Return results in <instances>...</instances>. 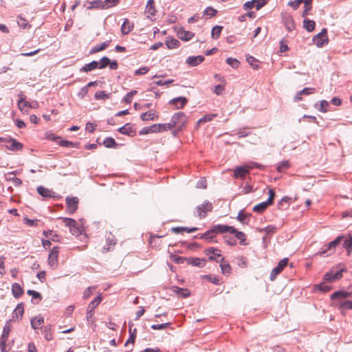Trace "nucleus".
Returning a JSON list of instances; mask_svg holds the SVG:
<instances>
[{
  "instance_id": "1",
  "label": "nucleus",
  "mask_w": 352,
  "mask_h": 352,
  "mask_svg": "<svg viewBox=\"0 0 352 352\" xmlns=\"http://www.w3.org/2000/svg\"><path fill=\"white\" fill-rule=\"evenodd\" d=\"M226 227L224 225H215L211 228L209 230L206 231L204 234L201 235H197L195 238L205 239L208 242H213V239L216 237L218 234L224 233V229Z\"/></svg>"
},
{
  "instance_id": "2",
  "label": "nucleus",
  "mask_w": 352,
  "mask_h": 352,
  "mask_svg": "<svg viewBox=\"0 0 352 352\" xmlns=\"http://www.w3.org/2000/svg\"><path fill=\"white\" fill-rule=\"evenodd\" d=\"M188 118L183 112H178L173 114L170 123L173 128H177V131H181L185 126Z\"/></svg>"
},
{
  "instance_id": "3",
  "label": "nucleus",
  "mask_w": 352,
  "mask_h": 352,
  "mask_svg": "<svg viewBox=\"0 0 352 352\" xmlns=\"http://www.w3.org/2000/svg\"><path fill=\"white\" fill-rule=\"evenodd\" d=\"M65 226L69 228L70 232L76 236H78L82 234V228L80 225L73 219L61 217Z\"/></svg>"
},
{
  "instance_id": "4",
  "label": "nucleus",
  "mask_w": 352,
  "mask_h": 352,
  "mask_svg": "<svg viewBox=\"0 0 352 352\" xmlns=\"http://www.w3.org/2000/svg\"><path fill=\"white\" fill-rule=\"evenodd\" d=\"M212 204L209 201H205L202 205L196 207L194 214L199 219H203L206 217L208 212L212 210Z\"/></svg>"
},
{
  "instance_id": "5",
  "label": "nucleus",
  "mask_w": 352,
  "mask_h": 352,
  "mask_svg": "<svg viewBox=\"0 0 352 352\" xmlns=\"http://www.w3.org/2000/svg\"><path fill=\"white\" fill-rule=\"evenodd\" d=\"M5 144V146L12 151H18L22 150L23 146L21 143L16 141L15 139L10 138H5L4 140L2 142Z\"/></svg>"
},
{
  "instance_id": "6",
  "label": "nucleus",
  "mask_w": 352,
  "mask_h": 352,
  "mask_svg": "<svg viewBox=\"0 0 352 352\" xmlns=\"http://www.w3.org/2000/svg\"><path fill=\"white\" fill-rule=\"evenodd\" d=\"M327 34V29H322L320 33L313 37V42L319 47L324 46L328 41Z\"/></svg>"
},
{
  "instance_id": "7",
  "label": "nucleus",
  "mask_w": 352,
  "mask_h": 352,
  "mask_svg": "<svg viewBox=\"0 0 352 352\" xmlns=\"http://www.w3.org/2000/svg\"><path fill=\"white\" fill-rule=\"evenodd\" d=\"M289 259L287 258H284L283 259L280 260L277 266L275 267L271 272L270 274V280H274L276 276L280 274L283 270L286 267L288 264Z\"/></svg>"
},
{
  "instance_id": "8",
  "label": "nucleus",
  "mask_w": 352,
  "mask_h": 352,
  "mask_svg": "<svg viewBox=\"0 0 352 352\" xmlns=\"http://www.w3.org/2000/svg\"><path fill=\"white\" fill-rule=\"evenodd\" d=\"M36 190L38 193L44 198H54V199H58L60 198L59 195H57L52 190H50L42 186L37 187Z\"/></svg>"
},
{
  "instance_id": "9",
  "label": "nucleus",
  "mask_w": 352,
  "mask_h": 352,
  "mask_svg": "<svg viewBox=\"0 0 352 352\" xmlns=\"http://www.w3.org/2000/svg\"><path fill=\"white\" fill-rule=\"evenodd\" d=\"M226 228L224 229V233L230 232L231 234H234L235 237L240 240L241 245H246L245 243V234L241 231H238L233 226H230L227 225H224Z\"/></svg>"
},
{
  "instance_id": "10",
  "label": "nucleus",
  "mask_w": 352,
  "mask_h": 352,
  "mask_svg": "<svg viewBox=\"0 0 352 352\" xmlns=\"http://www.w3.org/2000/svg\"><path fill=\"white\" fill-rule=\"evenodd\" d=\"M344 270V269H340L338 271L334 272V270H332L331 272L324 275V280L330 283L339 280L342 277V272Z\"/></svg>"
},
{
  "instance_id": "11",
  "label": "nucleus",
  "mask_w": 352,
  "mask_h": 352,
  "mask_svg": "<svg viewBox=\"0 0 352 352\" xmlns=\"http://www.w3.org/2000/svg\"><path fill=\"white\" fill-rule=\"evenodd\" d=\"M78 198L77 197H67L66 204L68 213L73 214L78 208Z\"/></svg>"
},
{
  "instance_id": "12",
  "label": "nucleus",
  "mask_w": 352,
  "mask_h": 352,
  "mask_svg": "<svg viewBox=\"0 0 352 352\" xmlns=\"http://www.w3.org/2000/svg\"><path fill=\"white\" fill-rule=\"evenodd\" d=\"M102 297L100 295L98 296L94 300H92L88 305L87 311V319L89 320L94 314V309L100 303Z\"/></svg>"
},
{
  "instance_id": "13",
  "label": "nucleus",
  "mask_w": 352,
  "mask_h": 352,
  "mask_svg": "<svg viewBox=\"0 0 352 352\" xmlns=\"http://www.w3.org/2000/svg\"><path fill=\"white\" fill-rule=\"evenodd\" d=\"M217 252H220V250L214 248H209L204 250V253L206 255L208 256V259L210 261H215L216 262H219L217 258H221L222 256L221 254Z\"/></svg>"
},
{
  "instance_id": "14",
  "label": "nucleus",
  "mask_w": 352,
  "mask_h": 352,
  "mask_svg": "<svg viewBox=\"0 0 352 352\" xmlns=\"http://www.w3.org/2000/svg\"><path fill=\"white\" fill-rule=\"evenodd\" d=\"M333 305L340 309L342 314H344V311L352 309V300H340L334 302Z\"/></svg>"
},
{
  "instance_id": "15",
  "label": "nucleus",
  "mask_w": 352,
  "mask_h": 352,
  "mask_svg": "<svg viewBox=\"0 0 352 352\" xmlns=\"http://www.w3.org/2000/svg\"><path fill=\"white\" fill-rule=\"evenodd\" d=\"M24 313V305L23 302H21L17 305L14 310L12 313V320H20L22 318L23 314Z\"/></svg>"
},
{
  "instance_id": "16",
  "label": "nucleus",
  "mask_w": 352,
  "mask_h": 352,
  "mask_svg": "<svg viewBox=\"0 0 352 352\" xmlns=\"http://www.w3.org/2000/svg\"><path fill=\"white\" fill-rule=\"evenodd\" d=\"M348 297H350V296L347 291H338L331 295V299L334 302L345 300Z\"/></svg>"
},
{
  "instance_id": "17",
  "label": "nucleus",
  "mask_w": 352,
  "mask_h": 352,
  "mask_svg": "<svg viewBox=\"0 0 352 352\" xmlns=\"http://www.w3.org/2000/svg\"><path fill=\"white\" fill-rule=\"evenodd\" d=\"M187 102V98L183 96L173 98L169 102L170 104L175 105L176 109H182Z\"/></svg>"
},
{
  "instance_id": "18",
  "label": "nucleus",
  "mask_w": 352,
  "mask_h": 352,
  "mask_svg": "<svg viewBox=\"0 0 352 352\" xmlns=\"http://www.w3.org/2000/svg\"><path fill=\"white\" fill-rule=\"evenodd\" d=\"M10 322V320L6 322V324L3 329V333H2L1 339V347L2 350L5 347L9 333L11 330L10 325L9 324Z\"/></svg>"
},
{
  "instance_id": "19",
  "label": "nucleus",
  "mask_w": 352,
  "mask_h": 352,
  "mask_svg": "<svg viewBox=\"0 0 352 352\" xmlns=\"http://www.w3.org/2000/svg\"><path fill=\"white\" fill-rule=\"evenodd\" d=\"M107 245L103 247L102 252H107L111 250V247H113L116 243L115 236L111 233L106 238Z\"/></svg>"
},
{
  "instance_id": "20",
  "label": "nucleus",
  "mask_w": 352,
  "mask_h": 352,
  "mask_svg": "<svg viewBox=\"0 0 352 352\" xmlns=\"http://www.w3.org/2000/svg\"><path fill=\"white\" fill-rule=\"evenodd\" d=\"M58 248L54 247L48 256V263L50 266L54 265L58 261Z\"/></svg>"
},
{
  "instance_id": "21",
  "label": "nucleus",
  "mask_w": 352,
  "mask_h": 352,
  "mask_svg": "<svg viewBox=\"0 0 352 352\" xmlns=\"http://www.w3.org/2000/svg\"><path fill=\"white\" fill-rule=\"evenodd\" d=\"M248 173V168L244 166H236L234 169L233 177L234 178H242Z\"/></svg>"
},
{
  "instance_id": "22",
  "label": "nucleus",
  "mask_w": 352,
  "mask_h": 352,
  "mask_svg": "<svg viewBox=\"0 0 352 352\" xmlns=\"http://www.w3.org/2000/svg\"><path fill=\"white\" fill-rule=\"evenodd\" d=\"M205 58L203 56H189L186 59V63L191 67H195L201 63Z\"/></svg>"
},
{
  "instance_id": "23",
  "label": "nucleus",
  "mask_w": 352,
  "mask_h": 352,
  "mask_svg": "<svg viewBox=\"0 0 352 352\" xmlns=\"http://www.w3.org/2000/svg\"><path fill=\"white\" fill-rule=\"evenodd\" d=\"M133 29V23L130 22L129 19H125L122 26L121 32L123 35L128 34Z\"/></svg>"
},
{
  "instance_id": "24",
  "label": "nucleus",
  "mask_w": 352,
  "mask_h": 352,
  "mask_svg": "<svg viewBox=\"0 0 352 352\" xmlns=\"http://www.w3.org/2000/svg\"><path fill=\"white\" fill-rule=\"evenodd\" d=\"M172 291L184 298H188L190 296V290L186 288H180L175 286L173 287Z\"/></svg>"
},
{
  "instance_id": "25",
  "label": "nucleus",
  "mask_w": 352,
  "mask_h": 352,
  "mask_svg": "<svg viewBox=\"0 0 352 352\" xmlns=\"http://www.w3.org/2000/svg\"><path fill=\"white\" fill-rule=\"evenodd\" d=\"M186 261L188 264H190L193 266H197L199 267H203L206 264L205 258H186Z\"/></svg>"
},
{
  "instance_id": "26",
  "label": "nucleus",
  "mask_w": 352,
  "mask_h": 352,
  "mask_svg": "<svg viewBox=\"0 0 352 352\" xmlns=\"http://www.w3.org/2000/svg\"><path fill=\"white\" fill-rule=\"evenodd\" d=\"M111 43V40L103 42L99 45H96L94 47L91 48L90 50V54H96L97 52H99L100 51L104 50L107 47H109V44Z\"/></svg>"
},
{
  "instance_id": "27",
  "label": "nucleus",
  "mask_w": 352,
  "mask_h": 352,
  "mask_svg": "<svg viewBox=\"0 0 352 352\" xmlns=\"http://www.w3.org/2000/svg\"><path fill=\"white\" fill-rule=\"evenodd\" d=\"M44 323V318L42 316L34 317L31 320V326L34 329H41Z\"/></svg>"
},
{
  "instance_id": "28",
  "label": "nucleus",
  "mask_w": 352,
  "mask_h": 352,
  "mask_svg": "<svg viewBox=\"0 0 352 352\" xmlns=\"http://www.w3.org/2000/svg\"><path fill=\"white\" fill-rule=\"evenodd\" d=\"M12 293L14 298H19L23 295V289L19 283H15L12 285Z\"/></svg>"
},
{
  "instance_id": "29",
  "label": "nucleus",
  "mask_w": 352,
  "mask_h": 352,
  "mask_svg": "<svg viewBox=\"0 0 352 352\" xmlns=\"http://www.w3.org/2000/svg\"><path fill=\"white\" fill-rule=\"evenodd\" d=\"M331 245V243L330 242L327 245H324L321 250L318 253V254L320 256H328L333 254L335 251V249L333 248V245Z\"/></svg>"
},
{
  "instance_id": "30",
  "label": "nucleus",
  "mask_w": 352,
  "mask_h": 352,
  "mask_svg": "<svg viewBox=\"0 0 352 352\" xmlns=\"http://www.w3.org/2000/svg\"><path fill=\"white\" fill-rule=\"evenodd\" d=\"M146 13L148 14V16H153L155 15L156 10L155 8L154 0H148L146 6Z\"/></svg>"
},
{
  "instance_id": "31",
  "label": "nucleus",
  "mask_w": 352,
  "mask_h": 352,
  "mask_svg": "<svg viewBox=\"0 0 352 352\" xmlns=\"http://www.w3.org/2000/svg\"><path fill=\"white\" fill-rule=\"evenodd\" d=\"M220 267L223 274H230L231 273V266L227 261H225L223 257L221 258Z\"/></svg>"
},
{
  "instance_id": "32",
  "label": "nucleus",
  "mask_w": 352,
  "mask_h": 352,
  "mask_svg": "<svg viewBox=\"0 0 352 352\" xmlns=\"http://www.w3.org/2000/svg\"><path fill=\"white\" fill-rule=\"evenodd\" d=\"M98 68V62L96 60H93L88 64H85L82 68H80V72H89Z\"/></svg>"
},
{
  "instance_id": "33",
  "label": "nucleus",
  "mask_w": 352,
  "mask_h": 352,
  "mask_svg": "<svg viewBox=\"0 0 352 352\" xmlns=\"http://www.w3.org/2000/svg\"><path fill=\"white\" fill-rule=\"evenodd\" d=\"M14 174V172L9 173L6 175V180L12 182L15 186H19L21 185L22 184L21 179L18 177H16L14 176H12Z\"/></svg>"
},
{
  "instance_id": "34",
  "label": "nucleus",
  "mask_w": 352,
  "mask_h": 352,
  "mask_svg": "<svg viewBox=\"0 0 352 352\" xmlns=\"http://www.w3.org/2000/svg\"><path fill=\"white\" fill-rule=\"evenodd\" d=\"M118 131L122 134L129 135H130L131 133H134V131L133 130V128L129 123H127L123 126L119 128Z\"/></svg>"
},
{
  "instance_id": "35",
  "label": "nucleus",
  "mask_w": 352,
  "mask_h": 352,
  "mask_svg": "<svg viewBox=\"0 0 352 352\" xmlns=\"http://www.w3.org/2000/svg\"><path fill=\"white\" fill-rule=\"evenodd\" d=\"M269 206H270V204H267V201H263L255 206L253 208V211L255 212L261 213L265 210Z\"/></svg>"
},
{
  "instance_id": "36",
  "label": "nucleus",
  "mask_w": 352,
  "mask_h": 352,
  "mask_svg": "<svg viewBox=\"0 0 352 352\" xmlns=\"http://www.w3.org/2000/svg\"><path fill=\"white\" fill-rule=\"evenodd\" d=\"M140 118L143 121L154 120L155 118V111L151 110L145 113H142L140 116Z\"/></svg>"
},
{
  "instance_id": "37",
  "label": "nucleus",
  "mask_w": 352,
  "mask_h": 352,
  "mask_svg": "<svg viewBox=\"0 0 352 352\" xmlns=\"http://www.w3.org/2000/svg\"><path fill=\"white\" fill-rule=\"evenodd\" d=\"M316 26V23L313 20L309 19H305L303 21V27L305 28L308 32H312Z\"/></svg>"
},
{
  "instance_id": "38",
  "label": "nucleus",
  "mask_w": 352,
  "mask_h": 352,
  "mask_svg": "<svg viewBox=\"0 0 352 352\" xmlns=\"http://www.w3.org/2000/svg\"><path fill=\"white\" fill-rule=\"evenodd\" d=\"M87 4L88 5L87 6V8L90 10L94 8H100L102 7V8H104V3L102 1L97 0V1H87Z\"/></svg>"
},
{
  "instance_id": "39",
  "label": "nucleus",
  "mask_w": 352,
  "mask_h": 352,
  "mask_svg": "<svg viewBox=\"0 0 352 352\" xmlns=\"http://www.w3.org/2000/svg\"><path fill=\"white\" fill-rule=\"evenodd\" d=\"M166 44L168 49H174L179 46V41L173 38H168L166 41Z\"/></svg>"
},
{
  "instance_id": "40",
  "label": "nucleus",
  "mask_w": 352,
  "mask_h": 352,
  "mask_svg": "<svg viewBox=\"0 0 352 352\" xmlns=\"http://www.w3.org/2000/svg\"><path fill=\"white\" fill-rule=\"evenodd\" d=\"M156 132H157V128H156V124H153L148 127H144L140 131V135H146V134H148L151 133H156Z\"/></svg>"
},
{
  "instance_id": "41",
  "label": "nucleus",
  "mask_w": 352,
  "mask_h": 352,
  "mask_svg": "<svg viewBox=\"0 0 352 352\" xmlns=\"http://www.w3.org/2000/svg\"><path fill=\"white\" fill-rule=\"evenodd\" d=\"M103 145L107 148H115L117 143L113 138L109 137L104 140Z\"/></svg>"
},
{
  "instance_id": "42",
  "label": "nucleus",
  "mask_w": 352,
  "mask_h": 352,
  "mask_svg": "<svg viewBox=\"0 0 352 352\" xmlns=\"http://www.w3.org/2000/svg\"><path fill=\"white\" fill-rule=\"evenodd\" d=\"M289 167V162L287 160H284L279 163L276 167V170L278 173H282Z\"/></svg>"
},
{
  "instance_id": "43",
  "label": "nucleus",
  "mask_w": 352,
  "mask_h": 352,
  "mask_svg": "<svg viewBox=\"0 0 352 352\" xmlns=\"http://www.w3.org/2000/svg\"><path fill=\"white\" fill-rule=\"evenodd\" d=\"M157 132L167 131L173 129L172 124L170 122L166 124H155Z\"/></svg>"
},
{
  "instance_id": "44",
  "label": "nucleus",
  "mask_w": 352,
  "mask_h": 352,
  "mask_svg": "<svg viewBox=\"0 0 352 352\" xmlns=\"http://www.w3.org/2000/svg\"><path fill=\"white\" fill-rule=\"evenodd\" d=\"M111 96V93L106 94L104 91H99L95 94L94 96L96 100H106L107 98H109Z\"/></svg>"
},
{
  "instance_id": "45",
  "label": "nucleus",
  "mask_w": 352,
  "mask_h": 352,
  "mask_svg": "<svg viewBox=\"0 0 352 352\" xmlns=\"http://www.w3.org/2000/svg\"><path fill=\"white\" fill-rule=\"evenodd\" d=\"M222 29H223V27L220 26V25H216V26L213 27V28L212 30V37L214 39L218 38L221 35Z\"/></svg>"
},
{
  "instance_id": "46",
  "label": "nucleus",
  "mask_w": 352,
  "mask_h": 352,
  "mask_svg": "<svg viewBox=\"0 0 352 352\" xmlns=\"http://www.w3.org/2000/svg\"><path fill=\"white\" fill-rule=\"evenodd\" d=\"M137 93L138 92L136 90H132V91L128 92L126 94V96L123 98L122 102H125V103H128V104L131 103L132 101L133 96L136 95Z\"/></svg>"
},
{
  "instance_id": "47",
  "label": "nucleus",
  "mask_w": 352,
  "mask_h": 352,
  "mask_svg": "<svg viewBox=\"0 0 352 352\" xmlns=\"http://www.w3.org/2000/svg\"><path fill=\"white\" fill-rule=\"evenodd\" d=\"M246 60L254 69H257L259 67L258 60L254 57L247 56Z\"/></svg>"
},
{
  "instance_id": "48",
  "label": "nucleus",
  "mask_w": 352,
  "mask_h": 352,
  "mask_svg": "<svg viewBox=\"0 0 352 352\" xmlns=\"http://www.w3.org/2000/svg\"><path fill=\"white\" fill-rule=\"evenodd\" d=\"M226 63L234 69L238 68L240 65V62L237 59L232 57L228 58L226 59Z\"/></svg>"
},
{
  "instance_id": "49",
  "label": "nucleus",
  "mask_w": 352,
  "mask_h": 352,
  "mask_svg": "<svg viewBox=\"0 0 352 352\" xmlns=\"http://www.w3.org/2000/svg\"><path fill=\"white\" fill-rule=\"evenodd\" d=\"M248 214H245L243 210H240L236 219L243 224H247L248 222Z\"/></svg>"
},
{
  "instance_id": "50",
  "label": "nucleus",
  "mask_w": 352,
  "mask_h": 352,
  "mask_svg": "<svg viewBox=\"0 0 352 352\" xmlns=\"http://www.w3.org/2000/svg\"><path fill=\"white\" fill-rule=\"evenodd\" d=\"M179 34H180V36H181V38L184 40V41H189L194 36V33H192V32H191L190 31L183 30V31H181L179 32Z\"/></svg>"
},
{
  "instance_id": "51",
  "label": "nucleus",
  "mask_w": 352,
  "mask_h": 352,
  "mask_svg": "<svg viewBox=\"0 0 352 352\" xmlns=\"http://www.w3.org/2000/svg\"><path fill=\"white\" fill-rule=\"evenodd\" d=\"M216 116H217V114H214V113L206 115L198 120L197 124H199L200 123H205L207 122L212 121L213 120V118H215Z\"/></svg>"
},
{
  "instance_id": "52",
  "label": "nucleus",
  "mask_w": 352,
  "mask_h": 352,
  "mask_svg": "<svg viewBox=\"0 0 352 352\" xmlns=\"http://www.w3.org/2000/svg\"><path fill=\"white\" fill-rule=\"evenodd\" d=\"M343 248L346 249L348 252L349 253L351 250H352V236L349 239H346L344 241V243L342 244Z\"/></svg>"
},
{
  "instance_id": "53",
  "label": "nucleus",
  "mask_w": 352,
  "mask_h": 352,
  "mask_svg": "<svg viewBox=\"0 0 352 352\" xmlns=\"http://www.w3.org/2000/svg\"><path fill=\"white\" fill-rule=\"evenodd\" d=\"M23 221L28 226L34 227V226H38V223L39 222V220L36 219H28V218L25 217V218H24Z\"/></svg>"
},
{
  "instance_id": "54",
  "label": "nucleus",
  "mask_w": 352,
  "mask_h": 352,
  "mask_svg": "<svg viewBox=\"0 0 352 352\" xmlns=\"http://www.w3.org/2000/svg\"><path fill=\"white\" fill-rule=\"evenodd\" d=\"M130 336L128 340L126 342L125 345H127L129 343H134L135 338H136V329H134L133 331H131V327L129 328Z\"/></svg>"
},
{
  "instance_id": "55",
  "label": "nucleus",
  "mask_w": 352,
  "mask_h": 352,
  "mask_svg": "<svg viewBox=\"0 0 352 352\" xmlns=\"http://www.w3.org/2000/svg\"><path fill=\"white\" fill-rule=\"evenodd\" d=\"M110 59L107 57V56H104L102 57L101 59H100V65H98V68L99 69H104L107 66H108L110 63Z\"/></svg>"
},
{
  "instance_id": "56",
  "label": "nucleus",
  "mask_w": 352,
  "mask_h": 352,
  "mask_svg": "<svg viewBox=\"0 0 352 352\" xmlns=\"http://www.w3.org/2000/svg\"><path fill=\"white\" fill-rule=\"evenodd\" d=\"M217 13V11L212 7H207L204 12V14L208 15L210 17L214 16Z\"/></svg>"
},
{
  "instance_id": "57",
  "label": "nucleus",
  "mask_w": 352,
  "mask_h": 352,
  "mask_svg": "<svg viewBox=\"0 0 352 352\" xmlns=\"http://www.w3.org/2000/svg\"><path fill=\"white\" fill-rule=\"evenodd\" d=\"M285 24L286 25L287 29L289 31L293 30L295 28L294 22L292 18H288V19H285Z\"/></svg>"
},
{
  "instance_id": "58",
  "label": "nucleus",
  "mask_w": 352,
  "mask_h": 352,
  "mask_svg": "<svg viewBox=\"0 0 352 352\" xmlns=\"http://www.w3.org/2000/svg\"><path fill=\"white\" fill-rule=\"evenodd\" d=\"M291 198L289 197H283L282 199L278 204V208L281 210L283 209V208L285 207V204H288Z\"/></svg>"
},
{
  "instance_id": "59",
  "label": "nucleus",
  "mask_w": 352,
  "mask_h": 352,
  "mask_svg": "<svg viewBox=\"0 0 352 352\" xmlns=\"http://www.w3.org/2000/svg\"><path fill=\"white\" fill-rule=\"evenodd\" d=\"M170 324H171L170 322H166V323H162V324H153L151 326V329H155V330H162V329H164L166 327H169Z\"/></svg>"
},
{
  "instance_id": "60",
  "label": "nucleus",
  "mask_w": 352,
  "mask_h": 352,
  "mask_svg": "<svg viewBox=\"0 0 352 352\" xmlns=\"http://www.w3.org/2000/svg\"><path fill=\"white\" fill-rule=\"evenodd\" d=\"M254 8L257 10L261 9L263 6L267 4V0H254Z\"/></svg>"
},
{
  "instance_id": "61",
  "label": "nucleus",
  "mask_w": 352,
  "mask_h": 352,
  "mask_svg": "<svg viewBox=\"0 0 352 352\" xmlns=\"http://www.w3.org/2000/svg\"><path fill=\"white\" fill-rule=\"evenodd\" d=\"M58 144L61 146L64 147H74L76 146V144L73 143L72 142L68 141V140H60L58 142Z\"/></svg>"
},
{
  "instance_id": "62",
  "label": "nucleus",
  "mask_w": 352,
  "mask_h": 352,
  "mask_svg": "<svg viewBox=\"0 0 352 352\" xmlns=\"http://www.w3.org/2000/svg\"><path fill=\"white\" fill-rule=\"evenodd\" d=\"M321 292H327L331 289V286L320 283L316 286Z\"/></svg>"
},
{
  "instance_id": "63",
  "label": "nucleus",
  "mask_w": 352,
  "mask_h": 352,
  "mask_svg": "<svg viewBox=\"0 0 352 352\" xmlns=\"http://www.w3.org/2000/svg\"><path fill=\"white\" fill-rule=\"evenodd\" d=\"M170 258L173 261H174L176 263H183L184 261L186 260V258H185L175 254H172L170 256Z\"/></svg>"
},
{
  "instance_id": "64",
  "label": "nucleus",
  "mask_w": 352,
  "mask_h": 352,
  "mask_svg": "<svg viewBox=\"0 0 352 352\" xmlns=\"http://www.w3.org/2000/svg\"><path fill=\"white\" fill-rule=\"evenodd\" d=\"M328 106H329V102L327 100H321L318 110L320 111L325 113L327 111V107Z\"/></svg>"
}]
</instances>
